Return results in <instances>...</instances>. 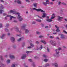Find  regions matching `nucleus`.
<instances>
[{"label":"nucleus","instance_id":"57","mask_svg":"<svg viewBox=\"0 0 67 67\" xmlns=\"http://www.w3.org/2000/svg\"><path fill=\"white\" fill-rule=\"evenodd\" d=\"M2 56H1V60H3V59H2Z\"/></svg>","mask_w":67,"mask_h":67},{"label":"nucleus","instance_id":"40","mask_svg":"<svg viewBox=\"0 0 67 67\" xmlns=\"http://www.w3.org/2000/svg\"><path fill=\"white\" fill-rule=\"evenodd\" d=\"M54 18H55V16H54L53 17V16H52L51 17V19H54Z\"/></svg>","mask_w":67,"mask_h":67},{"label":"nucleus","instance_id":"27","mask_svg":"<svg viewBox=\"0 0 67 67\" xmlns=\"http://www.w3.org/2000/svg\"><path fill=\"white\" fill-rule=\"evenodd\" d=\"M30 46H32V47H33L34 46V45L33 44H32V43H30Z\"/></svg>","mask_w":67,"mask_h":67},{"label":"nucleus","instance_id":"9","mask_svg":"<svg viewBox=\"0 0 67 67\" xmlns=\"http://www.w3.org/2000/svg\"><path fill=\"white\" fill-rule=\"evenodd\" d=\"M62 19H63V18L62 17H60V16H59L58 20L60 22L62 21Z\"/></svg>","mask_w":67,"mask_h":67},{"label":"nucleus","instance_id":"51","mask_svg":"<svg viewBox=\"0 0 67 67\" xmlns=\"http://www.w3.org/2000/svg\"><path fill=\"white\" fill-rule=\"evenodd\" d=\"M50 4H53L54 3L53 2H51L50 3Z\"/></svg>","mask_w":67,"mask_h":67},{"label":"nucleus","instance_id":"35","mask_svg":"<svg viewBox=\"0 0 67 67\" xmlns=\"http://www.w3.org/2000/svg\"><path fill=\"white\" fill-rule=\"evenodd\" d=\"M1 27H2V25L1 24H0V28H1Z\"/></svg>","mask_w":67,"mask_h":67},{"label":"nucleus","instance_id":"28","mask_svg":"<svg viewBox=\"0 0 67 67\" xmlns=\"http://www.w3.org/2000/svg\"><path fill=\"white\" fill-rule=\"evenodd\" d=\"M28 60L29 61V62H32V59H29Z\"/></svg>","mask_w":67,"mask_h":67},{"label":"nucleus","instance_id":"32","mask_svg":"<svg viewBox=\"0 0 67 67\" xmlns=\"http://www.w3.org/2000/svg\"><path fill=\"white\" fill-rule=\"evenodd\" d=\"M12 67H15V65L14 64H13L12 65Z\"/></svg>","mask_w":67,"mask_h":67},{"label":"nucleus","instance_id":"53","mask_svg":"<svg viewBox=\"0 0 67 67\" xmlns=\"http://www.w3.org/2000/svg\"><path fill=\"white\" fill-rule=\"evenodd\" d=\"M32 47L31 46H29L28 47V48H31Z\"/></svg>","mask_w":67,"mask_h":67},{"label":"nucleus","instance_id":"29","mask_svg":"<svg viewBox=\"0 0 67 67\" xmlns=\"http://www.w3.org/2000/svg\"><path fill=\"white\" fill-rule=\"evenodd\" d=\"M47 60H47V59H45L44 60V62H47Z\"/></svg>","mask_w":67,"mask_h":67},{"label":"nucleus","instance_id":"64","mask_svg":"<svg viewBox=\"0 0 67 67\" xmlns=\"http://www.w3.org/2000/svg\"><path fill=\"white\" fill-rule=\"evenodd\" d=\"M64 67H67V65L66 64V65L64 66Z\"/></svg>","mask_w":67,"mask_h":67},{"label":"nucleus","instance_id":"4","mask_svg":"<svg viewBox=\"0 0 67 67\" xmlns=\"http://www.w3.org/2000/svg\"><path fill=\"white\" fill-rule=\"evenodd\" d=\"M16 14L18 15V19H19V21L20 22L21 21H22V20H23V19H22L21 17L20 16V13H17Z\"/></svg>","mask_w":67,"mask_h":67},{"label":"nucleus","instance_id":"2","mask_svg":"<svg viewBox=\"0 0 67 67\" xmlns=\"http://www.w3.org/2000/svg\"><path fill=\"white\" fill-rule=\"evenodd\" d=\"M7 17H10V20H12V18L13 19H15V17H14L12 16H11V15H8L5 18V20H7Z\"/></svg>","mask_w":67,"mask_h":67},{"label":"nucleus","instance_id":"10","mask_svg":"<svg viewBox=\"0 0 67 67\" xmlns=\"http://www.w3.org/2000/svg\"><path fill=\"white\" fill-rule=\"evenodd\" d=\"M46 16V14L45 13H43V16H42V18H45Z\"/></svg>","mask_w":67,"mask_h":67},{"label":"nucleus","instance_id":"13","mask_svg":"<svg viewBox=\"0 0 67 67\" xmlns=\"http://www.w3.org/2000/svg\"><path fill=\"white\" fill-rule=\"evenodd\" d=\"M10 57L11 59H14V56L13 55H11L10 56Z\"/></svg>","mask_w":67,"mask_h":67},{"label":"nucleus","instance_id":"47","mask_svg":"<svg viewBox=\"0 0 67 67\" xmlns=\"http://www.w3.org/2000/svg\"><path fill=\"white\" fill-rule=\"evenodd\" d=\"M3 16H5V15H7V14L4 13L3 14Z\"/></svg>","mask_w":67,"mask_h":67},{"label":"nucleus","instance_id":"26","mask_svg":"<svg viewBox=\"0 0 67 67\" xmlns=\"http://www.w3.org/2000/svg\"><path fill=\"white\" fill-rule=\"evenodd\" d=\"M36 33L37 34H40L41 33H40V32H39L37 31L36 32Z\"/></svg>","mask_w":67,"mask_h":67},{"label":"nucleus","instance_id":"19","mask_svg":"<svg viewBox=\"0 0 67 67\" xmlns=\"http://www.w3.org/2000/svg\"><path fill=\"white\" fill-rule=\"evenodd\" d=\"M17 3L18 4H21V1L19 0H18L16 1Z\"/></svg>","mask_w":67,"mask_h":67},{"label":"nucleus","instance_id":"3","mask_svg":"<svg viewBox=\"0 0 67 67\" xmlns=\"http://www.w3.org/2000/svg\"><path fill=\"white\" fill-rule=\"evenodd\" d=\"M32 9L34 10H36V11H37L38 12H39L40 11H41V12H44L45 11L44 10H42L41 9H36L35 8H33Z\"/></svg>","mask_w":67,"mask_h":67},{"label":"nucleus","instance_id":"7","mask_svg":"<svg viewBox=\"0 0 67 67\" xmlns=\"http://www.w3.org/2000/svg\"><path fill=\"white\" fill-rule=\"evenodd\" d=\"M13 13V14H15V10H11L10 12H9L8 13L9 14V13Z\"/></svg>","mask_w":67,"mask_h":67},{"label":"nucleus","instance_id":"21","mask_svg":"<svg viewBox=\"0 0 67 67\" xmlns=\"http://www.w3.org/2000/svg\"><path fill=\"white\" fill-rule=\"evenodd\" d=\"M4 11V10H0V14H2V12H3Z\"/></svg>","mask_w":67,"mask_h":67},{"label":"nucleus","instance_id":"5","mask_svg":"<svg viewBox=\"0 0 67 67\" xmlns=\"http://www.w3.org/2000/svg\"><path fill=\"white\" fill-rule=\"evenodd\" d=\"M46 2H48V3H46L45 2H43V4H44L45 6H46L47 5V4H49V1L48 0H46Z\"/></svg>","mask_w":67,"mask_h":67},{"label":"nucleus","instance_id":"39","mask_svg":"<svg viewBox=\"0 0 67 67\" xmlns=\"http://www.w3.org/2000/svg\"><path fill=\"white\" fill-rule=\"evenodd\" d=\"M5 31L6 32H8L9 31V30L8 29H5Z\"/></svg>","mask_w":67,"mask_h":67},{"label":"nucleus","instance_id":"31","mask_svg":"<svg viewBox=\"0 0 67 67\" xmlns=\"http://www.w3.org/2000/svg\"><path fill=\"white\" fill-rule=\"evenodd\" d=\"M41 42H45V41L44 40H41Z\"/></svg>","mask_w":67,"mask_h":67},{"label":"nucleus","instance_id":"6","mask_svg":"<svg viewBox=\"0 0 67 67\" xmlns=\"http://www.w3.org/2000/svg\"><path fill=\"white\" fill-rule=\"evenodd\" d=\"M61 49H62L61 48H59L58 50H56L55 51L56 52L57 55H58V56L57 57H58V56H59V55L58 54H59V52H58V51H59V50H61Z\"/></svg>","mask_w":67,"mask_h":67},{"label":"nucleus","instance_id":"61","mask_svg":"<svg viewBox=\"0 0 67 67\" xmlns=\"http://www.w3.org/2000/svg\"><path fill=\"white\" fill-rule=\"evenodd\" d=\"M1 2H4V1L2 0H1Z\"/></svg>","mask_w":67,"mask_h":67},{"label":"nucleus","instance_id":"23","mask_svg":"<svg viewBox=\"0 0 67 67\" xmlns=\"http://www.w3.org/2000/svg\"><path fill=\"white\" fill-rule=\"evenodd\" d=\"M5 36V34H3L2 35V36L1 37V38H3V37Z\"/></svg>","mask_w":67,"mask_h":67},{"label":"nucleus","instance_id":"37","mask_svg":"<svg viewBox=\"0 0 67 67\" xmlns=\"http://www.w3.org/2000/svg\"><path fill=\"white\" fill-rule=\"evenodd\" d=\"M43 56L44 57H45V58H46V55L45 54H44L43 55Z\"/></svg>","mask_w":67,"mask_h":67},{"label":"nucleus","instance_id":"38","mask_svg":"<svg viewBox=\"0 0 67 67\" xmlns=\"http://www.w3.org/2000/svg\"><path fill=\"white\" fill-rule=\"evenodd\" d=\"M21 38H20L18 40V41H19V42L20 41H21Z\"/></svg>","mask_w":67,"mask_h":67},{"label":"nucleus","instance_id":"45","mask_svg":"<svg viewBox=\"0 0 67 67\" xmlns=\"http://www.w3.org/2000/svg\"><path fill=\"white\" fill-rule=\"evenodd\" d=\"M34 58H35V59H37V58H38V57H34Z\"/></svg>","mask_w":67,"mask_h":67},{"label":"nucleus","instance_id":"41","mask_svg":"<svg viewBox=\"0 0 67 67\" xmlns=\"http://www.w3.org/2000/svg\"><path fill=\"white\" fill-rule=\"evenodd\" d=\"M63 32H64V33H65V34H67V32L66 31H64Z\"/></svg>","mask_w":67,"mask_h":67},{"label":"nucleus","instance_id":"34","mask_svg":"<svg viewBox=\"0 0 67 67\" xmlns=\"http://www.w3.org/2000/svg\"><path fill=\"white\" fill-rule=\"evenodd\" d=\"M49 37L50 38H54V37L53 36H50Z\"/></svg>","mask_w":67,"mask_h":67},{"label":"nucleus","instance_id":"11","mask_svg":"<svg viewBox=\"0 0 67 67\" xmlns=\"http://www.w3.org/2000/svg\"><path fill=\"white\" fill-rule=\"evenodd\" d=\"M61 37L63 39H65V36L62 34H61Z\"/></svg>","mask_w":67,"mask_h":67},{"label":"nucleus","instance_id":"44","mask_svg":"<svg viewBox=\"0 0 67 67\" xmlns=\"http://www.w3.org/2000/svg\"><path fill=\"white\" fill-rule=\"evenodd\" d=\"M62 4H64V5H66V3H64V2L62 3Z\"/></svg>","mask_w":67,"mask_h":67},{"label":"nucleus","instance_id":"48","mask_svg":"<svg viewBox=\"0 0 67 67\" xmlns=\"http://www.w3.org/2000/svg\"><path fill=\"white\" fill-rule=\"evenodd\" d=\"M32 24H35V22L33 21L32 23Z\"/></svg>","mask_w":67,"mask_h":67},{"label":"nucleus","instance_id":"59","mask_svg":"<svg viewBox=\"0 0 67 67\" xmlns=\"http://www.w3.org/2000/svg\"><path fill=\"white\" fill-rule=\"evenodd\" d=\"M53 34L55 35V34H57V33H53Z\"/></svg>","mask_w":67,"mask_h":67},{"label":"nucleus","instance_id":"55","mask_svg":"<svg viewBox=\"0 0 67 67\" xmlns=\"http://www.w3.org/2000/svg\"><path fill=\"white\" fill-rule=\"evenodd\" d=\"M33 66H34V67L35 66V65L34 64V63H33Z\"/></svg>","mask_w":67,"mask_h":67},{"label":"nucleus","instance_id":"43","mask_svg":"<svg viewBox=\"0 0 67 67\" xmlns=\"http://www.w3.org/2000/svg\"><path fill=\"white\" fill-rule=\"evenodd\" d=\"M31 51H27L26 53H27V54H28V53H31Z\"/></svg>","mask_w":67,"mask_h":67},{"label":"nucleus","instance_id":"46","mask_svg":"<svg viewBox=\"0 0 67 67\" xmlns=\"http://www.w3.org/2000/svg\"><path fill=\"white\" fill-rule=\"evenodd\" d=\"M26 2H30L29 0H26Z\"/></svg>","mask_w":67,"mask_h":67},{"label":"nucleus","instance_id":"18","mask_svg":"<svg viewBox=\"0 0 67 67\" xmlns=\"http://www.w3.org/2000/svg\"><path fill=\"white\" fill-rule=\"evenodd\" d=\"M36 21H37V22H41L42 21V20L40 19H36Z\"/></svg>","mask_w":67,"mask_h":67},{"label":"nucleus","instance_id":"50","mask_svg":"<svg viewBox=\"0 0 67 67\" xmlns=\"http://www.w3.org/2000/svg\"><path fill=\"white\" fill-rule=\"evenodd\" d=\"M17 36H21V35H16Z\"/></svg>","mask_w":67,"mask_h":67},{"label":"nucleus","instance_id":"17","mask_svg":"<svg viewBox=\"0 0 67 67\" xmlns=\"http://www.w3.org/2000/svg\"><path fill=\"white\" fill-rule=\"evenodd\" d=\"M34 5L35 7V8H37V3H35L34 4Z\"/></svg>","mask_w":67,"mask_h":67},{"label":"nucleus","instance_id":"1","mask_svg":"<svg viewBox=\"0 0 67 67\" xmlns=\"http://www.w3.org/2000/svg\"><path fill=\"white\" fill-rule=\"evenodd\" d=\"M25 26H26V25H24L21 27V30H25L26 33H29V31L27 29H25Z\"/></svg>","mask_w":67,"mask_h":67},{"label":"nucleus","instance_id":"60","mask_svg":"<svg viewBox=\"0 0 67 67\" xmlns=\"http://www.w3.org/2000/svg\"><path fill=\"white\" fill-rule=\"evenodd\" d=\"M64 20L66 22H67V19H64Z\"/></svg>","mask_w":67,"mask_h":67},{"label":"nucleus","instance_id":"20","mask_svg":"<svg viewBox=\"0 0 67 67\" xmlns=\"http://www.w3.org/2000/svg\"><path fill=\"white\" fill-rule=\"evenodd\" d=\"M51 44H52V45H54V46H55L56 44L54 43L53 42H51Z\"/></svg>","mask_w":67,"mask_h":67},{"label":"nucleus","instance_id":"36","mask_svg":"<svg viewBox=\"0 0 67 67\" xmlns=\"http://www.w3.org/2000/svg\"><path fill=\"white\" fill-rule=\"evenodd\" d=\"M9 25V24H7V25H6V27H8V26Z\"/></svg>","mask_w":67,"mask_h":67},{"label":"nucleus","instance_id":"8","mask_svg":"<svg viewBox=\"0 0 67 67\" xmlns=\"http://www.w3.org/2000/svg\"><path fill=\"white\" fill-rule=\"evenodd\" d=\"M55 27L57 29V30H56V31H57V32H59L60 31V30H59V27H58L56 25L55 26Z\"/></svg>","mask_w":67,"mask_h":67},{"label":"nucleus","instance_id":"63","mask_svg":"<svg viewBox=\"0 0 67 67\" xmlns=\"http://www.w3.org/2000/svg\"><path fill=\"white\" fill-rule=\"evenodd\" d=\"M8 35H10V33H8Z\"/></svg>","mask_w":67,"mask_h":67},{"label":"nucleus","instance_id":"33","mask_svg":"<svg viewBox=\"0 0 67 67\" xmlns=\"http://www.w3.org/2000/svg\"><path fill=\"white\" fill-rule=\"evenodd\" d=\"M44 37L43 36H40L39 37V38H42V37Z\"/></svg>","mask_w":67,"mask_h":67},{"label":"nucleus","instance_id":"42","mask_svg":"<svg viewBox=\"0 0 67 67\" xmlns=\"http://www.w3.org/2000/svg\"><path fill=\"white\" fill-rule=\"evenodd\" d=\"M63 32H64V33H65V34H67V32L66 31H64Z\"/></svg>","mask_w":67,"mask_h":67},{"label":"nucleus","instance_id":"14","mask_svg":"<svg viewBox=\"0 0 67 67\" xmlns=\"http://www.w3.org/2000/svg\"><path fill=\"white\" fill-rule=\"evenodd\" d=\"M47 22H52V20L50 19H47L46 20Z\"/></svg>","mask_w":67,"mask_h":67},{"label":"nucleus","instance_id":"58","mask_svg":"<svg viewBox=\"0 0 67 67\" xmlns=\"http://www.w3.org/2000/svg\"><path fill=\"white\" fill-rule=\"evenodd\" d=\"M56 38L57 40H59V38H58V37H57Z\"/></svg>","mask_w":67,"mask_h":67},{"label":"nucleus","instance_id":"62","mask_svg":"<svg viewBox=\"0 0 67 67\" xmlns=\"http://www.w3.org/2000/svg\"><path fill=\"white\" fill-rule=\"evenodd\" d=\"M48 27L47 26H46L45 27V28H48Z\"/></svg>","mask_w":67,"mask_h":67},{"label":"nucleus","instance_id":"12","mask_svg":"<svg viewBox=\"0 0 67 67\" xmlns=\"http://www.w3.org/2000/svg\"><path fill=\"white\" fill-rule=\"evenodd\" d=\"M26 57V55H23V57H21L22 59H24Z\"/></svg>","mask_w":67,"mask_h":67},{"label":"nucleus","instance_id":"15","mask_svg":"<svg viewBox=\"0 0 67 67\" xmlns=\"http://www.w3.org/2000/svg\"><path fill=\"white\" fill-rule=\"evenodd\" d=\"M10 40L11 41H14L15 40V39L13 37H11L10 38Z\"/></svg>","mask_w":67,"mask_h":67},{"label":"nucleus","instance_id":"30","mask_svg":"<svg viewBox=\"0 0 67 67\" xmlns=\"http://www.w3.org/2000/svg\"><path fill=\"white\" fill-rule=\"evenodd\" d=\"M42 48H43V47L41 45V47L39 48V49L40 50H41V49H42Z\"/></svg>","mask_w":67,"mask_h":67},{"label":"nucleus","instance_id":"54","mask_svg":"<svg viewBox=\"0 0 67 67\" xmlns=\"http://www.w3.org/2000/svg\"><path fill=\"white\" fill-rule=\"evenodd\" d=\"M42 43L44 44H46V42H42Z\"/></svg>","mask_w":67,"mask_h":67},{"label":"nucleus","instance_id":"56","mask_svg":"<svg viewBox=\"0 0 67 67\" xmlns=\"http://www.w3.org/2000/svg\"><path fill=\"white\" fill-rule=\"evenodd\" d=\"M38 18H40V19H42V17H40L39 16H38Z\"/></svg>","mask_w":67,"mask_h":67},{"label":"nucleus","instance_id":"25","mask_svg":"<svg viewBox=\"0 0 67 67\" xmlns=\"http://www.w3.org/2000/svg\"><path fill=\"white\" fill-rule=\"evenodd\" d=\"M1 6L0 7L1 9H3V6L1 4Z\"/></svg>","mask_w":67,"mask_h":67},{"label":"nucleus","instance_id":"24","mask_svg":"<svg viewBox=\"0 0 67 67\" xmlns=\"http://www.w3.org/2000/svg\"><path fill=\"white\" fill-rule=\"evenodd\" d=\"M7 62L8 63H10V60L9 59H8L7 61Z\"/></svg>","mask_w":67,"mask_h":67},{"label":"nucleus","instance_id":"49","mask_svg":"<svg viewBox=\"0 0 67 67\" xmlns=\"http://www.w3.org/2000/svg\"><path fill=\"white\" fill-rule=\"evenodd\" d=\"M47 51L48 52H49V49H48V47L47 48Z\"/></svg>","mask_w":67,"mask_h":67},{"label":"nucleus","instance_id":"16","mask_svg":"<svg viewBox=\"0 0 67 67\" xmlns=\"http://www.w3.org/2000/svg\"><path fill=\"white\" fill-rule=\"evenodd\" d=\"M15 29H16V31L17 32H19V29H18V27H15Z\"/></svg>","mask_w":67,"mask_h":67},{"label":"nucleus","instance_id":"22","mask_svg":"<svg viewBox=\"0 0 67 67\" xmlns=\"http://www.w3.org/2000/svg\"><path fill=\"white\" fill-rule=\"evenodd\" d=\"M54 66L55 67H58V65L57 64V63H55L54 64Z\"/></svg>","mask_w":67,"mask_h":67},{"label":"nucleus","instance_id":"52","mask_svg":"<svg viewBox=\"0 0 67 67\" xmlns=\"http://www.w3.org/2000/svg\"><path fill=\"white\" fill-rule=\"evenodd\" d=\"M61 3V2H59L58 3V5H60V4Z\"/></svg>","mask_w":67,"mask_h":67}]
</instances>
